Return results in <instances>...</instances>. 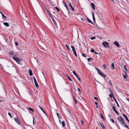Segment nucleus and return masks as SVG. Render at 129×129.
I'll list each match as a JSON object with an SVG mask.
<instances>
[{"label": "nucleus", "instance_id": "nucleus-54", "mask_svg": "<svg viewBox=\"0 0 129 129\" xmlns=\"http://www.w3.org/2000/svg\"><path fill=\"white\" fill-rule=\"evenodd\" d=\"M34 117H33V124H34V121H34Z\"/></svg>", "mask_w": 129, "mask_h": 129}, {"label": "nucleus", "instance_id": "nucleus-64", "mask_svg": "<svg viewBox=\"0 0 129 129\" xmlns=\"http://www.w3.org/2000/svg\"><path fill=\"white\" fill-rule=\"evenodd\" d=\"M81 20H82V21H83L84 20L82 18H81Z\"/></svg>", "mask_w": 129, "mask_h": 129}, {"label": "nucleus", "instance_id": "nucleus-42", "mask_svg": "<svg viewBox=\"0 0 129 129\" xmlns=\"http://www.w3.org/2000/svg\"><path fill=\"white\" fill-rule=\"evenodd\" d=\"M123 77L124 78H126L127 77V75H123Z\"/></svg>", "mask_w": 129, "mask_h": 129}, {"label": "nucleus", "instance_id": "nucleus-15", "mask_svg": "<svg viewBox=\"0 0 129 129\" xmlns=\"http://www.w3.org/2000/svg\"><path fill=\"white\" fill-rule=\"evenodd\" d=\"M69 6L71 8V10L73 11H74V9L73 7L72 6L71 3H70L69 4Z\"/></svg>", "mask_w": 129, "mask_h": 129}, {"label": "nucleus", "instance_id": "nucleus-52", "mask_svg": "<svg viewBox=\"0 0 129 129\" xmlns=\"http://www.w3.org/2000/svg\"><path fill=\"white\" fill-rule=\"evenodd\" d=\"M94 99H95L96 100H98V98H97L96 97H94Z\"/></svg>", "mask_w": 129, "mask_h": 129}, {"label": "nucleus", "instance_id": "nucleus-9", "mask_svg": "<svg viewBox=\"0 0 129 129\" xmlns=\"http://www.w3.org/2000/svg\"><path fill=\"white\" fill-rule=\"evenodd\" d=\"M29 75L30 76H31L33 75L32 71L30 69H29L28 71Z\"/></svg>", "mask_w": 129, "mask_h": 129}, {"label": "nucleus", "instance_id": "nucleus-10", "mask_svg": "<svg viewBox=\"0 0 129 129\" xmlns=\"http://www.w3.org/2000/svg\"><path fill=\"white\" fill-rule=\"evenodd\" d=\"M0 12L1 13V14H2V17L3 19H7V17H6V16H5L0 11Z\"/></svg>", "mask_w": 129, "mask_h": 129}, {"label": "nucleus", "instance_id": "nucleus-22", "mask_svg": "<svg viewBox=\"0 0 129 129\" xmlns=\"http://www.w3.org/2000/svg\"><path fill=\"white\" fill-rule=\"evenodd\" d=\"M27 109L30 110L33 112H34V110L31 108L28 107Z\"/></svg>", "mask_w": 129, "mask_h": 129}, {"label": "nucleus", "instance_id": "nucleus-62", "mask_svg": "<svg viewBox=\"0 0 129 129\" xmlns=\"http://www.w3.org/2000/svg\"><path fill=\"white\" fill-rule=\"evenodd\" d=\"M108 116H109V118H110L111 117V116H110V114H109L108 115Z\"/></svg>", "mask_w": 129, "mask_h": 129}, {"label": "nucleus", "instance_id": "nucleus-34", "mask_svg": "<svg viewBox=\"0 0 129 129\" xmlns=\"http://www.w3.org/2000/svg\"><path fill=\"white\" fill-rule=\"evenodd\" d=\"M8 114L11 117V118H12V116L11 114L10 113H8Z\"/></svg>", "mask_w": 129, "mask_h": 129}, {"label": "nucleus", "instance_id": "nucleus-13", "mask_svg": "<svg viewBox=\"0 0 129 129\" xmlns=\"http://www.w3.org/2000/svg\"><path fill=\"white\" fill-rule=\"evenodd\" d=\"M72 96H73V99L74 100V102H75V103L76 104H77V100L75 98L74 96L73 95H72Z\"/></svg>", "mask_w": 129, "mask_h": 129}, {"label": "nucleus", "instance_id": "nucleus-60", "mask_svg": "<svg viewBox=\"0 0 129 129\" xmlns=\"http://www.w3.org/2000/svg\"><path fill=\"white\" fill-rule=\"evenodd\" d=\"M126 99L129 102V99L127 98H126Z\"/></svg>", "mask_w": 129, "mask_h": 129}, {"label": "nucleus", "instance_id": "nucleus-17", "mask_svg": "<svg viewBox=\"0 0 129 129\" xmlns=\"http://www.w3.org/2000/svg\"><path fill=\"white\" fill-rule=\"evenodd\" d=\"M4 25L7 27H8L9 26V24L7 22H5L3 23Z\"/></svg>", "mask_w": 129, "mask_h": 129}, {"label": "nucleus", "instance_id": "nucleus-12", "mask_svg": "<svg viewBox=\"0 0 129 129\" xmlns=\"http://www.w3.org/2000/svg\"><path fill=\"white\" fill-rule=\"evenodd\" d=\"M123 116L127 120L128 122H129V120L127 118V116L124 114H123Z\"/></svg>", "mask_w": 129, "mask_h": 129}, {"label": "nucleus", "instance_id": "nucleus-23", "mask_svg": "<svg viewBox=\"0 0 129 129\" xmlns=\"http://www.w3.org/2000/svg\"><path fill=\"white\" fill-rule=\"evenodd\" d=\"M111 66L112 67V69H115L114 65L113 63H112L111 64Z\"/></svg>", "mask_w": 129, "mask_h": 129}, {"label": "nucleus", "instance_id": "nucleus-47", "mask_svg": "<svg viewBox=\"0 0 129 129\" xmlns=\"http://www.w3.org/2000/svg\"><path fill=\"white\" fill-rule=\"evenodd\" d=\"M82 56L85 57H86V56L84 54H82Z\"/></svg>", "mask_w": 129, "mask_h": 129}, {"label": "nucleus", "instance_id": "nucleus-49", "mask_svg": "<svg viewBox=\"0 0 129 129\" xmlns=\"http://www.w3.org/2000/svg\"><path fill=\"white\" fill-rule=\"evenodd\" d=\"M10 54L11 55H13V53L12 52H9Z\"/></svg>", "mask_w": 129, "mask_h": 129}, {"label": "nucleus", "instance_id": "nucleus-32", "mask_svg": "<svg viewBox=\"0 0 129 129\" xmlns=\"http://www.w3.org/2000/svg\"><path fill=\"white\" fill-rule=\"evenodd\" d=\"M15 44L16 46H18V43L16 42H15Z\"/></svg>", "mask_w": 129, "mask_h": 129}, {"label": "nucleus", "instance_id": "nucleus-26", "mask_svg": "<svg viewBox=\"0 0 129 129\" xmlns=\"http://www.w3.org/2000/svg\"><path fill=\"white\" fill-rule=\"evenodd\" d=\"M81 124L82 125H84V122L83 121L82 119H81Z\"/></svg>", "mask_w": 129, "mask_h": 129}, {"label": "nucleus", "instance_id": "nucleus-35", "mask_svg": "<svg viewBox=\"0 0 129 129\" xmlns=\"http://www.w3.org/2000/svg\"><path fill=\"white\" fill-rule=\"evenodd\" d=\"M110 120L113 123H114V122H115L114 121V120L113 119H110Z\"/></svg>", "mask_w": 129, "mask_h": 129}, {"label": "nucleus", "instance_id": "nucleus-63", "mask_svg": "<svg viewBox=\"0 0 129 129\" xmlns=\"http://www.w3.org/2000/svg\"><path fill=\"white\" fill-rule=\"evenodd\" d=\"M59 122H60V123H61V121L60 120V119H59Z\"/></svg>", "mask_w": 129, "mask_h": 129}, {"label": "nucleus", "instance_id": "nucleus-45", "mask_svg": "<svg viewBox=\"0 0 129 129\" xmlns=\"http://www.w3.org/2000/svg\"><path fill=\"white\" fill-rule=\"evenodd\" d=\"M90 59H92V58H89L87 59V60L88 61H90Z\"/></svg>", "mask_w": 129, "mask_h": 129}, {"label": "nucleus", "instance_id": "nucleus-41", "mask_svg": "<svg viewBox=\"0 0 129 129\" xmlns=\"http://www.w3.org/2000/svg\"><path fill=\"white\" fill-rule=\"evenodd\" d=\"M95 37H93L91 38L90 39L91 40H93L95 39Z\"/></svg>", "mask_w": 129, "mask_h": 129}, {"label": "nucleus", "instance_id": "nucleus-1", "mask_svg": "<svg viewBox=\"0 0 129 129\" xmlns=\"http://www.w3.org/2000/svg\"><path fill=\"white\" fill-rule=\"evenodd\" d=\"M5 69L7 72L11 73L16 71L15 67L12 65L10 62H9L7 66L5 67Z\"/></svg>", "mask_w": 129, "mask_h": 129}, {"label": "nucleus", "instance_id": "nucleus-8", "mask_svg": "<svg viewBox=\"0 0 129 129\" xmlns=\"http://www.w3.org/2000/svg\"><path fill=\"white\" fill-rule=\"evenodd\" d=\"M14 120L18 124H20V122L19 121V120L17 118H15V119Z\"/></svg>", "mask_w": 129, "mask_h": 129}, {"label": "nucleus", "instance_id": "nucleus-7", "mask_svg": "<svg viewBox=\"0 0 129 129\" xmlns=\"http://www.w3.org/2000/svg\"><path fill=\"white\" fill-rule=\"evenodd\" d=\"M114 45H116L118 47H119V43L116 41H115L113 43Z\"/></svg>", "mask_w": 129, "mask_h": 129}, {"label": "nucleus", "instance_id": "nucleus-30", "mask_svg": "<svg viewBox=\"0 0 129 129\" xmlns=\"http://www.w3.org/2000/svg\"><path fill=\"white\" fill-rule=\"evenodd\" d=\"M109 91L111 93V94H112L113 96H114V95H113V93L112 91V90L111 88H110L109 89Z\"/></svg>", "mask_w": 129, "mask_h": 129}, {"label": "nucleus", "instance_id": "nucleus-25", "mask_svg": "<svg viewBox=\"0 0 129 129\" xmlns=\"http://www.w3.org/2000/svg\"><path fill=\"white\" fill-rule=\"evenodd\" d=\"M100 124L101 125V127L103 129H104L105 128V127L101 123H100Z\"/></svg>", "mask_w": 129, "mask_h": 129}, {"label": "nucleus", "instance_id": "nucleus-44", "mask_svg": "<svg viewBox=\"0 0 129 129\" xmlns=\"http://www.w3.org/2000/svg\"><path fill=\"white\" fill-rule=\"evenodd\" d=\"M95 27L96 28H97L98 29H100V27H98L97 25H96V26H95Z\"/></svg>", "mask_w": 129, "mask_h": 129}, {"label": "nucleus", "instance_id": "nucleus-61", "mask_svg": "<svg viewBox=\"0 0 129 129\" xmlns=\"http://www.w3.org/2000/svg\"><path fill=\"white\" fill-rule=\"evenodd\" d=\"M33 79H34V81H35V80H36V79H35V77H34L33 78Z\"/></svg>", "mask_w": 129, "mask_h": 129}, {"label": "nucleus", "instance_id": "nucleus-53", "mask_svg": "<svg viewBox=\"0 0 129 129\" xmlns=\"http://www.w3.org/2000/svg\"><path fill=\"white\" fill-rule=\"evenodd\" d=\"M124 69L126 71H127V69H126V67H125V66H124Z\"/></svg>", "mask_w": 129, "mask_h": 129}, {"label": "nucleus", "instance_id": "nucleus-11", "mask_svg": "<svg viewBox=\"0 0 129 129\" xmlns=\"http://www.w3.org/2000/svg\"><path fill=\"white\" fill-rule=\"evenodd\" d=\"M113 98L114 99V100L115 101V102L116 103L117 105V106L118 107H119V105L117 100H116V99H115V97L114 96H113Z\"/></svg>", "mask_w": 129, "mask_h": 129}, {"label": "nucleus", "instance_id": "nucleus-36", "mask_svg": "<svg viewBox=\"0 0 129 129\" xmlns=\"http://www.w3.org/2000/svg\"><path fill=\"white\" fill-rule=\"evenodd\" d=\"M123 125H125V126L127 128H128V126L125 124V123L123 124Z\"/></svg>", "mask_w": 129, "mask_h": 129}, {"label": "nucleus", "instance_id": "nucleus-18", "mask_svg": "<svg viewBox=\"0 0 129 129\" xmlns=\"http://www.w3.org/2000/svg\"><path fill=\"white\" fill-rule=\"evenodd\" d=\"M92 15L93 20L95 22V19L94 16V13L93 12L92 13Z\"/></svg>", "mask_w": 129, "mask_h": 129}, {"label": "nucleus", "instance_id": "nucleus-57", "mask_svg": "<svg viewBox=\"0 0 129 129\" xmlns=\"http://www.w3.org/2000/svg\"><path fill=\"white\" fill-rule=\"evenodd\" d=\"M109 81V82H110V84H111V85H112V83H111V81L110 80V81Z\"/></svg>", "mask_w": 129, "mask_h": 129}, {"label": "nucleus", "instance_id": "nucleus-5", "mask_svg": "<svg viewBox=\"0 0 129 129\" xmlns=\"http://www.w3.org/2000/svg\"><path fill=\"white\" fill-rule=\"evenodd\" d=\"M13 59L15 60L17 62H19L20 61V59L17 57H13Z\"/></svg>", "mask_w": 129, "mask_h": 129}, {"label": "nucleus", "instance_id": "nucleus-43", "mask_svg": "<svg viewBox=\"0 0 129 129\" xmlns=\"http://www.w3.org/2000/svg\"><path fill=\"white\" fill-rule=\"evenodd\" d=\"M113 110L114 111H115L116 110L115 109V108L114 106L113 107Z\"/></svg>", "mask_w": 129, "mask_h": 129}, {"label": "nucleus", "instance_id": "nucleus-31", "mask_svg": "<svg viewBox=\"0 0 129 129\" xmlns=\"http://www.w3.org/2000/svg\"><path fill=\"white\" fill-rule=\"evenodd\" d=\"M68 79L70 81H72V79L70 78V77L68 75H67Z\"/></svg>", "mask_w": 129, "mask_h": 129}, {"label": "nucleus", "instance_id": "nucleus-50", "mask_svg": "<svg viewBox=\"0 0 129 129\" xmlns=\"http://www.w3.org/2000/svg\"><path fill=\"white\" fill-rule=\"evenodd\" d=\"M77 78L78 79V80L79 81H81L79 77H77ZM80 82H81V81H80Z\"/></svg>", "mask_w": 129, "mask_h": 129}, {"label": "nucleus", "instance_id": "nucleus-38", "mask_svg": "<svg viewBox=\"0 0 129 129\" xmlns=\"http://www.w3.org/2000/svg\"><path fill=\"white\" fill-rule=\"evenodd\" d=\"M96 70L98 72V73L100 72V71L99 69H98L96 68Z\"/></svg>", "mask_w": 129, "mask_h": 129}, {"label": "nucleus", "instance_id": "nucleus-14", "mask_svg": "<svg viewBox=\"0 0 129 129\" xmlns=\"http://www.w3.org/2000/svg\"><path fill=\"white\" fill-rule=\"evenodd\" d=\"M34 81L35 84V85H36V87H38L39 86L37 82L36 81V80Z\"/></svg>", "mask_w": 129, "mask_h": 129}, {"label": "nucleus", "instance_id": "nucleus-46", "mask_svg": "<svg viewBox=\"0 0 129 129\" xmlns=\"http://www.w3.org/2000/svg\"><path fill=\"white\" fill-rule=\"evenodd\" d=\"M65 46H66V47H67V48L69 50H70V49L68 47V46L67 45V44H66L65 45Z\"/></svg>", "mask_w": 129, "mask_h": 129}, {"label": "nucleus", "instance_id": "nucleus-27", "mask_svg": "<svg viewBox=\"0 0 129 129\" xmlns=\"http://www.w3.org/2000/svg\"><path fill=\"white\" fill-rule=\"evenodd\" d=\"M73 73L76 76H77V75L76 74V72L74 71H73Z\"/></svg>", "mask_w": 129, "mask_h": 129}, {"label": "nucleus", "instance_id": "nucleus-16", "mask_svg": "<svg viewBox=\"0 0 129 129\" xmlns=\"http://www.w3.org/2000/svg\"><path fill=\"white\" fill-rule=\"evenodd\" d=\"M47 13L49 15V16L51 18L52 17V14L50 13V12L48 11H47Z\"/></svg>", "mask_w": 129, "mask_h": 129}, {"label": "nucleus", "instance_id": "nucleus-48", "mask_svg": "<svg viewBox=\"0 0 129 129\" xmlns=\"http://www.w3.org/2000/svg\"><path fill=\"white\" fill-rule=\"evenodd\" d=\"M113 95L112 94H110L109 95V96L110 98H112V95Z\"/></svg>", "mask_w": 129, "mask_h": 129}, {"label": "nucleus", "instance_id": "nucleus-21", "mask_svg": "<svg viewBox=\"0 0 129 129\" xmlns=\"http://www.w3.org/2000/svg\"><path fill=\"white\" fill-rule=\"evenodd\" d=\"M91 6L92 7V8H93V9L94 10H95V8L94 5V4L92 3H91Z\"/></svg>", "mask_w": 129, "mask_h": 129}, {"label": "nucleus", "instance_id": "nucleus-19", "mask_svg": "<svg viewBox=\"0 0 129 129\" xmlns=\"http://www.w3.org/2000/svg\"><path fill=\"white\" fill-rule=\"evenodd\" d=\"M87 21L89 22V23H91L92 24H93V23L91 21L90 19H89L88 18H87Z\"/></svg>", "mask_w": 129, "mask_h": 129}, {"label": "nucleus", "instance_id": "nucleus-4", "mask_svg": "<svg viewBox=\"0 0 129 129\" xmlns=\"http://www.w3.org/2000/svg\"><path fill=\"white\" fill-rule=\"evenodd\" d=\"M71 47L72 48V50L74 54L77 57V55L76 53V51H75V49L74 47L73 46H71Z\"/></svg>", "mask_w": 129, "mask_h": 129}, {"label": "nucleus", "instance_id": "nucleus-6", "mask_svg": "<svg viewBox=\"0 0 129 129\" xmlns=\"http://www.w3.org/2000/svg\"><path fill=\"white\" fill-rule=\"evenodd\" d=\"M98 73L101 76L103 77L104 78H105L106 77L105 75L103 73L101 72V71H100V72L99 73Z\"/></svg>", "mask_w": 129, "mask_h": 129}, {"label": "nucleus", "instance_id": "nucleus-40", "mask_svg": "<svg viewBox=\"0 0 129 129\" xmlns=\"http://www.w3.org/2000/svg\"><path fill=\"white\" fill-rule=\"evenodd\" d=\"M55 8L57 9V11H58V12H59V9L57 7H55Z\"/></svg>", "mask_w": 129, "mask_h": 129}, {"label": "nucleus", "instance_id": "nucleus-3", "mask_svg": "<svg viewBox=\"0 0 129 129\" xmlns=\"http://www.w3.org/2000/svg\"><path fill=\"white\" fill-rule=\"evenodd\" d=\"M102 45L106 48H107L109 46L108 43L106 42L102 43Z\"/></svg>", "mask_w": 129, "mask_h": 129}, {"label": "nucleus", "instance_id": "nucleus-37", "mask_svg": "<svg viewBox=\"0 0 129 129\" xmlns=\"http://www.w3.org/2000/svg\"><path fill=\"white\" fill-rule=\"evenodd\" d=\"M64 6L66 7V8L67 9V10L69 11V9L68 8V7L67 6L66 4H65Z\"/></svg>", "mask_w": 129, "mask_h": 129}, {"label": "nucleus", "instance_id": "nucleus-33", "mask_svg": "<svg viewBox=\"0 0 129 129\" xmlns=\"http://www.w3.org/2000/svg\"><path fill=\"white\" fill-rule=\"evenodd\" d=\"M103 67L105 69H107V67L106 66L105 64H104L103 65Z\"/></svg>", "mask_w": 129, "mask_h": 129}, {"label": "nucleus", "instance_id": "nucleus-56", "mask_svg": "<svg viewBox=\"0 0 129 129\" xmlns=\"http://www.w3.org/2000/svg\"><path fill=\"white\" fill-rule=\"evenodd\" d=\"M94 53L95 54H98V53L97 52H96V51H94Z\"/></svg>", "mask_w": 129, "mask_h": 129}, {"label": "nucleus", "instance_id": "nucleus-58", "mask_svg": "<svg viewBox=\"0 0 129 129\" xmlns=\"http://www.w3.org/2000/svg\"><path fill=\"white\" fill-rule=\"evenodd\" d=\"M56 114H57V116H59V113H56Z\"/></svg>", "mask_w": 129, "mask_h": 129}, {"label": "nucleus", "instance_id": "nucleus-24", "mask_svg": "<svg viewBox=\"0 0 129 129\" xmlns=\"http://www.w3.org/2000/svg\"><path fill=\"white\" fill-rule=\"evenodd\" d=\"M62 126L63 127H64V126H65V122H64V121H62Z\"/></svg>", "mask_w": 129, "mask_h": 129}, {"label": "nucleus", "instance_id": "nucleus-2", "mask_svg": "<svg viewBox=\"0 0 129 129\" xmlns=\"http://www.w3.org/2000/svg\"><path fill=\"white\" fill-rule=\"evenodd\" d=\"M117 119L119 121V122L122 125H123V124L125 123L124 120L120 116L118 117Z\"/></svg>", "mask_w": 129, "mask_h": 129}, {"label": "nucleus", "instance_id": "nucleus-51", "mask_svg": "<svg viewBox=\"0 0 129 129\" xmlns=\"http://www.w3.org/2000/svg\"><path fill=\"white\" fill-rule=\"evenodd\" d=\"M78 91L79 92H81V90H80V88H78Z\"/></svg>", "mask_w": 129, "mask_h": 129}, {"label": "nucleus", "instance_id": "nucleus-39", "mask_svg": "<svg viewBox=\"0 0 129 129\" xmlns=\"http://www.w3.org/2000/svg\"><path fill=\"white\" fill-rule=\"evenodd\" d=\"M90 51L92 52H94V50L92 49L91 50H90Z\"/></svg>", "mask_w": 129, "mask_h": 129}, {"label": "nucleus", "instance_id": "nucleus-20", "mask_svg": "<svg viewBox=\"0 0 129 129\" xmlns=\"http://www.w3.org/2000/svg\"><path fill=\"white\" fill-rule=\"evenodd\" d=\"M52 21H53L54 24L55 25V26H56V22L54 19L53 18V17L51 18Z\"/></svg>", "mask_w": 129, "mask_h": 129}, {"label": "nucleus", "instance_id": "nucleus-28", "mask_svg": "<svg viewBox=\"0 0 129 129\" xmlns=\"http://www.w3.org/2000/svg\"><path fill=\"white\" fill-rule=\"evenodd\" d=\"M39 107L43 111V113L46 114V113L43 110V109L40 106H39Z\"/></svg>", "mask_w": 129, "mask_h": 129}, {"label": "nucleus", "instance_id": "nucleus-29", "mask_svg": "<svg viewBox=\"0 0 129 129\" xmlns=\"http://www.w3.org/2000/svg\"><path fill=\"white\" fill-rule=\"evenodd\" d=\"M100 115H101V117H102V118L103 119V120L104 121L105 120V119L104 118V117H103V115H102V114L101 113H100Z\"/></svg>", "mask_w": 129, "mask_h": 129}, {"label": "nucleus", "instance_id": "nucleus-59", "mask_svg": "<svg viewBox=\"0 0 129 129\" xmlns=\"http://www.w3.org/2000/svg\"><path fill=\"white\" fill-rule=\"evenodd\" d=\"M95 104L96 105H98V103L96 102H95Z\"/></svg>", "mask_w": 129, "mask_h": 129}, {"label": "nucleus", "instance_id": "nucleus-55", "mask_svg": "<svg viewBox=\"0 0 129 129\" xmlns=\"http://www.w3.org/2000/svg\"><path fill=\"white\" fill-rule=\"evenodd\" d=\"M116 113L118 114V115L119 114V113L117 112L116 110L115 111H114Z\"/></svg>", "mask_w": 129, "mask_h": 129}]
</instances>
